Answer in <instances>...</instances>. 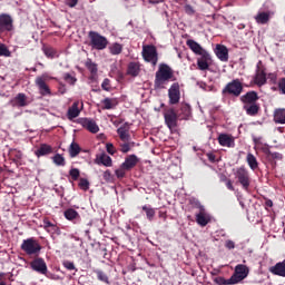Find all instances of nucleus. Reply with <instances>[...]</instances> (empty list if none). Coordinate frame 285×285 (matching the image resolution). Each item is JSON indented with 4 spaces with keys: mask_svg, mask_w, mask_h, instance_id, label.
<instances>
[{
    "mask_svg": "<svg viewBox=\"0 0 285 285\" xmlns=\"http://www.w3.org/2000/svg\"><path fill=\"white\" fill-rule=\"evenodd\" d=\"M168 98L170 106H177L181 99V91L179 87V82H174L168 89Z\"/></svg>",
    "mask_w": 285,
    "mask_h": 285,
    "instance_id": "obj_9",
    "label": "nucleus"
},
{
    "mask_svg": "<svg viewBox=\"0 0 285 285\" xmlns=\"http://www.w3.org/2000/svg\"><path fill=\"white\" fill-rule=\"evenodd\" d=\"M20 248L27 255H39L41 253V245L32 237L24 239Z\"/></svg>",
    "mask_w": 285,
    "mask_h": 285,
    "instance_id": "obj_5",
    "label": "nucleus"
},
{
    "mask_svg": "<svg viewBox=\"0 0 285 285\" xmlns=\"http://www.w3.org/2000/svg\"><path fill=\"white\" fill-rule=\"evenodd\" d=\"M229 180L228 177H226V175L220 176V181H223L224 184H226Z\"/></svg>",
    "mask_w": 285,
    "mask_h": 285,
    "instance_id": "obj_64",
    "label": "nucleus"
},
{
    "mask_svg": "<svg viewBox=\"0 0 285 285\" xmlns=\"http://www.w3.org/2000/svg\"><path fill=\"white\" fill-rule=\"evenodd\" d=\"M142 59L151 66H157L159 61V53L157 52V47L155 45H146L142 47Z\"/></svg>",
    "mask_w": 285,
    "mask_h": 285,
    "instance_id": "obj_4",
    "label": "nucleus"
},
{
    "mask_svg": "<svg viewBox=\"0 0 285 285\" xmlns=\"http://www.w3.org/2000/svg\"><path fill=\"white\" fill-rule=\"evenodd\" d=\"M81 111H79V102H73L72 106L68 109V119H77Z\"/></svg>",
    "mask_w": 285,
    "mask_h": 285,
    "instance_id": "obj_32",
    "label": "nucleus"
},
{
    "mask_svg": "<svg viewBox=\"0 0 285 285\" xmlns=\"http://www.w3.org/2000/svg\"><path fill=\"white\" fill-rule=\"evenodd\" d=\"M206 157H207L208 161H210L212 164H215L217 161V156H215V154H213V153L206 154Z\"/></svg>",
    "mask_w": 285,
    "mask_h": 285,
    "instance_id": "obj_59",
    "label": "nucleus"
},
{
    "mask_svg": "<svg viewBox=\"0 0 285 285\" xmlns=\"http://www.w3.org/2000/svg\"><path fill=\"white\" fill-rule=\"evenodd\" d=\"M243 110H245L246 115H248V117H257V115H259V104H253V105H243Z\"/></svg>",
    "mask_w": 285,
    "mask_h": 285,
    "instance_id": "obj_23",
    "label": "nucleus"
},
{
    "mask_svg": "<svg viewBox=\"0 0 285 285\" xmlns=\"http://www.w3.org/2000/svg\"><path fill=\"white\" fill-rule=\"evenodd\" d=\"M69 175L73 181H77L79 177L81 176V171L77 168H71L69 170Z\"/></svg>",
    "mask_w": 285,
    "mask_h": 285,
    "instance_id": "obj_47",
    "label": "nucleus"
},
{
    "mask_svg": "<svg viewBox=\"0 0 285 285\" xmlns=\"http://www.w3.org/2000/svg\"><path fill=\"white\" fill-rule=\"evenodd\" d=\"M85 66L91 75H97V63L92 62V59H87Z\"/></svg>",
    "mask_w": 285,
    "mask_h": 285,
    "instance_id": "obj_42",
    "label": "nucleus"
},
{
    "mask_svg": "<svg viewBox=\"0 0 285 285\" xmlns=\"http://www.w3.org/2000/svg\"><path fill=\"white\" fill-rule=\"evenodd\" d=\"M254 81L256 86H258V88H262V86H266V81H268V79L266 78V71H264V69H258Z\"/></svg>",
    "mask_w": 285,
    "mask_h": 285,
    "instance_id": "obj_27",
    "label": "nucleus"
},
{
    "mask_svg": "<svg viewBox=\"0 0 285 285\" xmlns=\"http://www.w3.org/2000/svg\"><path fill=\"white\" fill-rule=\"evenodd\" d=\"M247 164L252 170L259 168V163H257V158L253 154H247Z\"/></svg>",
    "mask_w": 285,
    "mask_h": 285,
    "instance_id": "obj_36",
    "label": "nucleus"
},
{
    "mask_svg": "<svg viewBox=\"0 0 285 285\" xmlns=\"http://www.w3.org/2000/svg\"><path fill=\"white\" fill-rule=\"evenodd\" d=\"M185 12H186V14H189L190 17H193V14H195V9L193 8V6L186 4Z\"/></svg>",
    "mask_w": 285,
    "mask_h": 285,
    "instance_id": "obj_58",
    "label": "nucleus"
},
{
    "mask_svg": "<svg viewBox=\"0 0 285 285\" xmlns=\"http://www.w3.org/2000/svg\"><path fill=\"white\" fill-rule=\"evenodd\" d=\"M269 273H272V275H277L278 277H285V259L269 267Z\"/></svg>",
    "mask_w": 285,
    "mask_h": 285,
    "instance_id": "obj_18",
    "label": "nucleus"
},
{
    "mask_svg": "<svg viewBox=\"0 0 285 285\" xmlns=\"http://www.w3.org/2000/svg\"><path fill=\"white\" fill-rule=\"evenodd\" d=\"M12 106H17L18 108H26L28 106V97L26 94H18L12 100Z\"/></svg>",
    "mask_w": 285,
    "mask_h": 285,
    "instance_id": "obj_22",
    "label": "nucleus"
},
{
    "mask_svg": "<svg viewBox=\"0 0 285 285\" xmlns=\"http://www.w3.org/2000/svg\"><path fill=\"white\" fill-rule=\"evenodd\" d=\"M42 52L47 57V59H55V57H59V55L57 53V49H55L50 45H43Z\"/></svg>",
    "mask_w": 285,
    "mask_h": 285,
    "instance_id": "obj_29",
    "label": "nucleus"
},
{
    "mask_svg": "<svg viewBox=\"0 0 285 285\" xmlns=\"http://www.w3.org/2000/svg\"><path fill=\"white\" fill-rule=\"evenodd\" d=\"M30 268H32L36 273L40 275H48V265L46 261L41 257H36L30 262Z\"/></svg>",
    "mask_w": 285,
    "mask_h": 285,
    "instance_id": "obj_10",
    "label": "nucleus"
},
{
    "mask_svg": "<svg viewBox=\"0 0 285 285\" xmlns=\"http://www.w3.org/2000/svg\"><path fill=\"white\" fill-rule=\"evenodd\" d=\"M139 164V158H137L136 155H129L125 158V161L121 164V168H125L126 170H132L135 166Z\"/></svg>",
    "mask_w": 285,
    "mask_h": 285,
    "instance_id": "obj_16",
    "label": "nucleus"
},
{
    "mask_svg": "<svg viewBox=\"0 0 285 285\" xmlns=\"http://www.w3.org/2000/svg\"><path fill=\"white\" fill-rule=\"evenodd\" d=\"M139 72H141V65H139V62L128 63L127 75H129V77H139Z\"/></svg>",
    "mask_w": 285,
    "mask_h": 285,
    "instance_id": "obj_26",
    "label": "nucleus"
},
{
    "mask_svg": "<svg viewBox=\"0 0 285 285\" xmlns=\"http://www.w3.org/2000/svg\"><path fill=\"white\" fill-rule=\"evenodd\" d=\"M196 222L198 226H208L210 222V216L206 213V209H202L196 214Z\"/></svg>",
    "mask_w": 285,
    "mask_h": 285,
    "instance_id": "obj_21",
    "label": "nucleus"
},
{
    "mask_svg": "<svg viewBox=\"0 0 285 285\" xmlns=\"http://www.w3.org/2000/svg\"><path fill=\"white\" fill-rule=\"evenodd\" d=\"M244 92V82L239 78L229 81L222 90L223 97H242Z\"/></svg>",
    "mask_w": 285,
    "mask_h": 285,
    "instance_id": "obj_2",
    "label": "nucleus"
},
{
    "mask_svg": "<svg viewBox=\"0 0 285 285\" xmlns=\"http://www.w3.org/2000/svg\"><path fill=\"white\" fill-rule=\"evenodd\" d=\"M225 247L228 248V250H233L235 248V242L228 239L225 242Z\"/></svg>",
    "mask_w": 285,
    "mask_h": 285,
    "instance_id": "obj_60",
    "label": "nucleus"
},
{
    "mask_svg": "<svg viewBox=\"0 0 285 285\" xmlns=\"http://www.w3.org/2000/svg\"><path fill=\"white\" fill-rule=\"evenodd\" d=\"M52 154V147L48 144H42L40 147L36 150L37 157H45V155Z\"/></svg>",
    "mask_w": 285,
    "mask_h": 285,
    "instance_id": "obj_30",
    "label": "nucleus"
},
{
    "mask_svg": "<svg viewBox=\"0 0 285 285\" xmlns=\"http://www.w3.org/2000/svg\"><path fill=\"white\" fill-rule=\"evenodd\" d=\"M78 186L82 190H88L90 188V181H88V179H86V178H80Z\"/></svg>",
    "mask_w": 285,
    "mask_h": 285,
    "instance_id": "obj_50",
    "label": "nucleus"
},
{
    "mask_svg": "<svg viewBox=\"0 0 285 285\" xmlns=\"http://www.w3.org/2000/svg\"><path fill=\"white\" fill-rule=\"evenodd\" d=\"M189 204H190L191 208H196L198 210V213L206 209V207H204V205H202V203L197 198H191L189 200Z\"/></svg>",
    "mask_w": 285,
    "mask_h": 285,
    "instance_id": "obj_44",
    "label": "nucleus"
},
{
    "mask_svg": "<svg viewBox=\"0 0 285 285\" xmlns=\"http://www.w3.org/2000/svg\"><path fill=\"white\" fill-rule=\"evenodd\" d=\"M263 153L267 155V157H271L272 159H276L277 161H282V159H284V155L277 151L273 153L268 147L263 148Z\"/></svg>",
    "mask_w": 285,
    "mask_h": 285,
    "instance_id": "obj_34",
    "label": "nucleus"
},
{
    "mask_svg": "<svg viewBox=\"0 0 285 285\" xmlns=\"http://www.w3.org/2000/svg\"><path fill=\"white\" fill-rule=\"evenodd\" d=\"M63 215L66 219H68V222H75V219H81L79 212L75 210L73 208H68L67 210H65Z\"/></svg>",
    "mask_w": 285,
    "mask_h": 285,
    "instance_id": "obj_31",
    "label": "nucleus"
},
{
    "mask_svg": "<svg viewBox=\"0 0 285 285\" xmlns=\"http://www.w3.org/2000/svg\"><path fill=\"white\" fill-rule=\"evenodd\" d=\"M198 56H199V58H197L198 70H208V68H210V63H213V58L210 57V53L207 50H205L203 53Z\"/></svg>",
    "mask_w": 285,
    "mask_h": 285,
    "instance_id": "obj_12",
    "label": "nucleus"
},
{
    "mask_svg": "<svg viewBox=\"0 0 285 285\" xmlns=\"http://www.w3.org/2000/svg\"><path fill=\"white\" fill-rule=\"evenodd\" d=\"M165 124L169 128V130H173V128H177V121L179 117H181V114H177L175 108H169L165 115Z\"/></svg>",
    "mask_w": 285,
    "mask_h": 285,
    "instance_id": "obj_8",
    "label": "nucleus"
},
{
    "mask_svg": "<svg viewBox=\"0 0 285 285\" xmlns=\"http://www.w3.org/2000/svg\"><path fill=\"white\" fill-rule=\"evenodd\" d=\"M278 92L285 95V77L278 79Z\"/></svg>",
    "mask_w": 285,
    "mask_h": 285,
    "instance_id": "obj_51",
    "label": "nucleus"
},
{
    "mask_svg": "<svg viewBox=\"0 0 285 285\" xmlns=\"http://www.w3.org/2000/svg\"><path fill=\"white\" fill-rule=\"evenodd\" d=\"M80 125L82 128H86L89 132H92L94 135H97L99 132V126L97 125V121L92 118H82L80 119Z\"/></svg>",
    "mask_w": 285,
    "mask_h": 285,
    "instance_id": "obj_14",
    "label": "nucleus"
},
{
    "mask_svg": "<svg viewBox=\"0 0 285 285\" xmlns=\"http://www.w3.org/2000/svg\"><path fill=\"white\" fill-rule=\"evenodd\" d=\"M95 164H97L98 166H106L107 168H110V166H112V158L102 153L100 155H97Z\"/></svg>",
    "mask_w": 285,
    "mask_h": 285,
    "instance_id": "obj_19",
    "label": "nucleus"
},
{
    "mask_svg": "<svg viewBox=\"0 0 285 285\" xmlns=\"http://www.w3.org/2000/svg\"><path fill=\"white\" fill-rule=\"evenodd\" d=\"M63 267L67 268V271H75V263L70 262V261H65L62 263Z\"/></svg>",
    "mask_w": 285,
    "mask_h": 285,
    "instance_id": "obj_54",
    "label": "nucleus"
},
{
    "mask_svg": "<svg viewBox=\"0 0 285 285\" xmlns=\"http://www.w3.org/2000/svg\"><path fill=\"white\" fill-rule=\"evenodd\" d=\"M117 134L122 141H130V132H128L126 127H119Z\"/></svg>",
    "mask_w": 285,
    "mask_h": 285,
    "instance_id": "obj_35",
    "label": "nucleus"
},
{
    "mask_svg": "<svg viewBox=\"0 0 285 285\" xmlns=\"http://www.w3.org/2000/svg\"><path fill=\"white\" fill-rule=\"evenodd\" d=\"M215 55L220 61H228V48L226 46L217 45Z\"/></svg>",
    "mask_w": 285,
    "mask_h": 285,
    "instance_id": "obj_24",
    "label": "nucleus"
},
{
    "mask_svg": "<svg viewBox=\"0 0 285 285\" xmlns=\"http://www.w3.org/2000/svg\"><path fill=\"white\" fill-rule=\"evenodd\" d=\"M255 21H256V23H259L261 26H266V23H268L271 21V12H268V11L258 12L255 16Z\"/></svg>",
    "mask_w": 285,
    "mask_h": 285,
    "instance_id": "obj_28",
    "label": "nucleus"
},
{
    "mask_svg": "<svg viewBox=\"0 0 285 285\" xmlns=\"http://www.w3.org/2000/svg\"><path fill=\"white\" fill-rule=\"evenodd\" d=\"M267 79L272 82V83H278L277 81V75L275 72H271L267 75Z\"/></svg>",
    "mask_w": 285,
    "mask_h": 285,
    "instance_id": "obj_56",
    "label": "nucleus"
},
{
    "mask_svg": "<svg viewBox=\"0 0 285 285\" xmlns=\"http://www.w3.org/2000/svg\"><path fill=\"white\" fill-rule=\"evenodd\" d=\"M116 177H118V179H124V177H126V169L124 167H121L119 169H116Z\"/></svg>",
    "mask_w": 285,
    "mask_h": 285,
    "instance_id": "obj_52",
    "label": "nucleus"
},
{
    "mask_svg": "<svg viewBox=\"0 0 285 285\" xmlns=\"http://www.w3.org/2000/svg\"><path fill=\"white\" fill-rule=\"evenodd\" d=\"M124 51V46L119 42H115L109 47L110 55H121Z\"/></svg>",
    "mask_w": 285,
    "mask_h": 285,
    "instance_id": "obj_39",
    "label": "nucleus"
},
{
    "mask_svg": "<svg viewBox=\"0 0 285 285\" xmlns=\"http://www.w3.org/2000/svg\"><path fill=\"white\" fill-rule=\"evenodd\" d=\"M102 90H106V92H110V79L106 78L104 79L101 83Z\"/></svg>",
    "mask_w": 285,
    "mask_h": 285,
    "instance_id": "obj_53",
    "label": "nucleus"
},
{
    "mask_svg": "<svg viewBox=\"0 0 285 285\" xmlns=\"http://www.w3.org/2000/svg\"><path fill=\"white\" fill-rule=\"evenodd\" d=\"M235 179L240 184L243 190L250 188V173L244 166L233 169Z\"/></svg>",
    "mask_w": 285,
    "mask_h": 285,
    "instance_id": "obj_3",
    "label": "nucleus"
},
{
    "mask_svg": "<svg viewBox=\"0 0 285 285\" xmlns=\"http://www.w3.org/2000/svg\"><path fill=\"white\" fill-rule=\"evenodd\" d=\"M218 144L226 148H235V138L228 134H220L218 136Z\"/></svg>",
    "mask_w": 285,
    "mask_h": 285,
    "instance_id": "obj_15",
    "label": "nucleus"
},
{
    "mask_svg": "<svg viewBox=\"0 0 285 285\" xmlns=\"http://www.w3.org/2000/svg\"><path fill=\"white\" fill-rule=\"evenodd\" d=\"M79 3V0H66V6L69 8H75Z\"/></svg>",
    "mask_w": 285,
    "mask_h": 285,
    "instance_id": "obj_61",
    "label": "nucleus"
},
{
    "mask_svg": "<svg viewBox=\"0 0 285 285\" xmlns=\"http://www.w3.org/2000/svg\"><path fill=\"white\" fill-rule=\"evenodd\" d=\"M142 210H144V213H146V217H147L148 222H153V219H155V215H156L155 208H153L148 205H144Z\"/></svg>",
    "mask_w": 285,
    "mask_h": 285,
    "instance_id": "obj_37",
    "label": "nucleus"
},
{
    "mask_svg": "<svg viewBox=\"0 0 285 285\" xmlns=\"http://www.w3.org/2000/svg\"><path fill=\"white\" fill-rule=\"evenodd\" d=\"M102 104V110H112V108H115V106H117V99L115 98H105L104 100H101Z\"/></svg>",
    "mask_w": 285,
    "mask_h": 285,
    "instance_id": "obj_33",
    "label": "nucleus"
},
{
    "mask_svg": "<svg viewBox=\"0 0 285 285\" xmlns=\"http://www.w3.org/2000/svg\"><path fill=\"white\" fill-rule=\"evenodd\" d=\"M63 79L67 83H69V86H75V83H77V78L70 73H65Z\"/></svg>",
    "mask_w": 285,
    "mask_h": 285,
    "instance_id": "obj_48",
    "label": "nucleus"
},
{
    "mask_svg": "<svg viewBox=\"0 0 285 285\" xmlns=\"http://www.w3.org/2000/svg\"><path fill=\"white\" fill-rule=\"evenodd\" d=\"M46 81H47L46 76H38L35 80V83L42 97H48V96L50 97V95H52V91L50 90V87Z\"/></svg>",
    "mask_w": 285,
    "mask_h": 285,
    "instance_id": "obj_11",
    "label": "nucleus"
},
{
    "mask_svg": "<svg viewBox=\"0 0 285 285\" xmlns=\"http://www.w3.org/2000/svg\"><path fill=\"white\" fill-rule=\"evenodd\" d=\"M132 146H135V142L126 141L124 144H120V153H124L125 155L127 153H130V148H132Z\"/></svg>",
    "mask_w": 285,
    "mask_h": 285,
    "instance_id": "obj_46",
    "label": "nucleus"
},
{
    "mask_svg": "<svg viewBox=\"0 0 285 285\" xmlns=\"http://www.w3.org/2000/svg\"><path fill=\"white\" fill-rule=\"evenodd\" d=\"M250 273V269L248 266L244 264H238L235 266L234 274L232 275V279L235 284H239L240 282H244L248 277V274Z\"/></svg>",
    "mask_w": 285,
    "mask_h": 285,
    "instance_id": "obj_7",
    "label": "nucleus"
},
{
    "mask_svg": "<svg viewBox=\"0 0 285 285\" xmlns=\"http://www.w3.org/2000/svg\"><path fill=\"white\" fill-rule=\"evenodd\" d=\"M52 161L56 164V166H66V158H63L61 154H56L52 157Z\"/></svg>",
    "mask_w": 285,
    "mask_h": 285,
    "instance_id": "obj_43",
    "label": "nucleus"
},
{
    "mask_svg": "<svg viewBox=\"0 0 285 285\" xmlns=\"http://www.w3.org/2000/svg\"><path fill=\"white\" fill-rule=\"evenodd\" d=\"M186 46H188V48L191 50V52H194V55H202L203 52H206V49H204V47H202V45H199L197 41L193 40V39H188L186 41Z\"/></svg>",
    "mask_w": 285,
    "mask_h": 285,
    "instance_id": "obj_20",
    "label": "nucleus"
},
{
    "mask_svg": "<svg viewBox=\"0 0 285 285\" xmlns=\"http://www.w3.org/2000/svg\"><path fill=\"white\" fill-rule=\"evenodd\" d=\"M168 81H177V78H175V71L170 66L160 63L155 73L154 90H164Z\"/></svg>",
    "mask_w": 285,
    "mask_h": 285,
    "instance_id": "obj_1",
    "label": "nucleus"
},
{
    "mask_svg": "<svg viewBox=\"0 0 285 285\" xmlns=\"http://www.w3.org/2000/svg\"><path fill=\"white\" fill-rule=\"evenodd\" d=\"M180 111L183 115L180 119H188V117H190V106L181 105Z\"/></svg>",
    "mask_w": 285,
    "mask_h": 285,
    "instance_id": "obj_45",
    "label": "nucleus"
},
{
    "mask_svg": "<svg viewBox=\"0 0 285 285\" xmlns=\"http://www.w3.org/2000/svg\"><path fill=\"white\" fill-rule=\"evenodd\" d=\"M90 46L95 48V50H106L108 48V39L99 32L90 31L89 32Z\"/></svg>",
    "mask_w": 285,
    "mask_h": 285,
    "instance_id": "obj_6",
    "label": "nucleus"
},
{
    "mask_svg": "<svg viewBox=\"0 0 285 285\" xmlns=\"http://www.w3.org/2000/svg\"><path fill=\"white\" fill-rule=\"evenodd\" d=\"M225 186H226V188L228 189V190H232V191H235V186H233V180H227L226 183H225Z\"/></svg>",
    "mask_w": 285,
    "mask_h": 285,
    "instance_id": "obj_62",
    "label": "nucleus"
},
{
    "mask_svg": "<svg viewBox=\"0 0 285 285\" xmlns=\"http://www.w3.org/2000/svg\"><path fill=\"white\" fill-rule=\"evenodd\" d=\"M265 208H273V200L265 198Z\"/></svg>",
    "mask_w": 285,
    "mask_h": 285,
    "instance_id": "obj_63",
    "label": "nucleus"
},
{
    "mask_svg": "<svg viewBox=\"0 0 285 285\" xmlns=\"http://www.w3.org/2000/svg\"><path fill=\"white\" fill-rule=\"evenodd\" d=\"M106 149L109 155H115V153H117V149H115V145H112L111 142H108L106 145Z\"/></svg>",
    "mask_w": 285,
    "mask_h": 285,
    "instance_id": "obj_55",
    "label": "nucleus"
},
{
    "mask_svg": "<svg viewBox=\"0 0 285 285\" xmlns=\"http://www.w3.org/2000/svg\"><path fill=\"white\" fill-rule=\"evenodd\" d=\"M95 273H96L97 279H99V282H104V284H110L107 273H104L101 269H97V271H95Z\"/></svg>",
    "mask_w": 285,
    "mask_h": 285,
    "instance_id": "obj_41",
    "label": "nucleus"
},
{
    "mask_svg": "<svg viewBox=\"0 0 285 285\" xmlns=\"http://www.w3.org/2000/svg\"><path fill=\"white\" fill-rule=\"evenodd\" d=\"M215 284L218 285H235V282L233 281V277L230 276L229 279H226L224 276H217L214 279Z\"/></svg>",
    "mask_w": 285,
    "mask_h": 285,
    "instance_id": "obj_40",
    "label": "nucleus"
},
{
    "mask_svg": "<svg viewBox=\"0 0 285 285\" xmlns=\"http://www.w3.org/2000/svg\"><path fill=\"white\" fill-rule=\"evenodd\" d=\"M11 52L10 49L3 43L0 42V57H10Z\"/></svg>",
    "mask_w": 285,
    "mask_h": 285,
    "instance_id": "obj_49",
    "label": "nucleus"
},
{
    "mask_svg": "<svg viewBox=\"0 0 285 285\" xmlns=\"http://www.w3.org/2000/svg\"><path fill=\"white\" fill-rule=\"evenodd\" d=\"M104 179H105V181H108V183H110V181H112V174L110 173V170H106L105 173H104Z\"/></svg>",
    "mask_w": 285,
    "mask_h": 285,
    "instance_id": "obj_57",
    "label": "nucleus"
},
{
    "mask_svg": "<svg viewBox=\"0 0 285 285\" xmlns=\"http://www.w3.org/2000/svg\"><path fill=\"white\" fill-rule=\"evenodd\" d=\"M239 99L243 102V106H249L259 101V95L257 94V91L252 90L240 96Z\"/></svg>",
    "mask_w": 285,
    "mask_h": 285,
    "instance_id": "obj_13",
    "label": "nucleus"
},
{
    "mask_svg": "<svg viewBox=\"0 0 285 285\" xmlns=\"http://www.w3.org/2000/svg\"><path fill=\"white\" fill-rule=\"evenodd\" d=\"M274 124L285 125V108H277L274 110L273 115Z\"/></svg>",
    "mask_w": 285,
    "mask_h": 285,
    "instance_id": "obj_25",
    "label": "nucleus"
},
{
    "mask_svg": "<svg viewBox=\"0 0 285 285\" xmlns=\"http://www.w3.org/2000/svg\"><path fill=\"white\" fill-rule=\"evenodd\" d=\"M42 224V228H45L47 233H50V235H60L61 229H59V226L50 222L48 218H45Z\"/></svg>",
    "mask_w": 285,
    "mask_h": 285,
    "instance_id": "obj_17",
    "label": "nucleus"
},
{
    "mask_svg": "<svg viewBox=\"0 0 285 285\" xmlns=\"http://www.w3.org/2000/svg\"><path fill=\"white\" fill-rule=\"evenodd\" d=\"M79 153H81V147L79 146V144L77 142H71L70 147H69V155L70 157L75 158L77 157V155H79Z\"/></svg>",
    "mask_w": 285,
    "mask_h": 285,
    "instance_id": "obj_38",
    "label": "nucleus"
}]
</instances>
